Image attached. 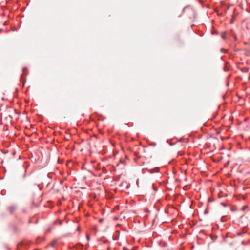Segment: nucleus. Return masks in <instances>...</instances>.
<instances>
[{
  "mask_svg": "<svg viewBox=\"0 0 250 250\" xmlns=\"http://www.w3.org/2000/svg\"><path fill=\"white\" fill-rule=\"evenodd\" d=\"M11 229L15 234H17L19 232V229L16 226L14 225H12Z\"/></svg>",
  "mask_w": 250,
  "mask_h": 250,
  "instance_id": "f257e3e1",
  "label": "nucleus"
},
{
  "mask_svg": "<svg viewBox=\"0 0 250 250\" xmlns=\"http://www.w3.org/2000/svg\"><path fill=\"white\" fill-rule=\"evenodd\" d=\"M16 208V207L15 206H11L8 207V209L10 214H12Z\"/></svg>",
  "mask_w": 250,
  "mask_h": 250,
  "instance_id": "f03ea898",
  "label": "nucleus"
},
{
  "mask_svg": "<svg viewBox=\"0 0 250 250\" xmlns=\"http://www.w3.org/2000/svg\"><path fill=\"white\" fill-rule=\"evenodd\" d=\"M30 164L29 163L27 162H25V172H24V174H23V177L24 178H25L26 176V172H27V168L29 166Z\"/></svg>",
  "mask_w": 250,
  "mask_h": 250,
  "instance_id": "7ed1b4c3",
  "label": "nucleus"
},
{
  "mask_svg": "<svg viewBox=\"0 0 250 250\" xmlns=\"http://www.w3.org/2000/svg\"><path fill=\"white\" fill-rule=\"evenodd\" d=\"M27 71H28V70L26 67H24L23 68V69H22L23 74L21 75V80L23 79V75H26L27 74Z\"/></svg>",
  "mask_w": 250,
  "mask_h": 250,
  "instance_id": "20e7f679",
  "label": "nucleus"
},
{
  "mask_svg": "<svg viewBox=\"0 0 250 250\" xmlns=\"http://www.w3.org/2000/svg\"><path fill=\"white\" fill-rule=\"evenodd\" d=\"M159 171V168L158 167H156L154 169H152L151 170H149V172L151 173H154V172H158Z\"/></svg>",
  "mask_w": 250,
  "mask_h": 250,
  "instance_id": "39448f33",
  "label": "nucleus"
},
{
  "mask_svg": "<svg viewBox=\"0 0 250 250\" xmlns=\"http://www.w3.org/2000/svg\"><path fill=\"white\" fill-rule=\"evenodd\" d=\"M53 229V226H50L46 230V233H50Z\"/></svg>",
  "mask_w": 250,
  "mask_h": 250,
  "instance_id": "423d86ee",
  "label": "nucleus"
},
{
  "mask_svg": "<svg viewBox=\"0 0 250 250\" xmlns=\"http://www.w3.org/2000/svg\"><path fill=\"white\" fill-rule=\"evenodd\" d=\"M226 32H223L222 33V38L223 39H225V38H226Z\"/></svg>",
  "mask_w": 250,
  "mask_h": 250,
  "instance_id": "0eeeda50",
  "label": "nucleus"
},
{
  "mask_svg": "<svg viewBox=\"0 0 250 250\" xmlns=\"http://www.w3.org/2000/svg\"><path fill=\"white\" fill-rule=\"evenodd\" d=\"M56 244V241H54L51 244V246L52 247H54Z\"/></svg>",
  "mask_w": 250,
  "mask_h": 250,
  "instance_id": "6e6552de",
  "label": "nucleus"
},
{
  "mask_svg": "<svg viewBox=\"0 0 250 250\" xmlns=\"http://www.w3.org/2000/svg\"><path fill=\"white\" fill-rule=\"evenodd\" d=\"M245 232H244V231H242V232H237V235L239 236H241L242 235V234H244L245 233Z\"/></svg>",
  "mask_w": 250,
  "mask_h": 250,
  "instance_id": "1a4fd4ad",
  "label": "nucleus"
},
{
  "mask_svg": "<svg viewBox=\"0 0 250 250\" xmlns=\"http://www.w3.org/2000/svg\"><path fill=\"white\" fill-rule=\"evenodd\" d=\"M248 208V206H244L243 207H242V210H245L246 208Z\"/></svg>",
  "mask_w": 250,
  "mask_h": 250,
  "instance_id": "9d476101",
  "label": "nucleus"
},
{
  "mask_svg": "<svg viewBox=\"0 0 250 250\" xmlns=\"http://www.w3.org/2000/svg\"><path fill=\"white\" fill-rule=\"evenodd\" d=\"M19 245L21 246H24L25 245V243L23 242H21L20 243H19Z\"/></svg>",
  "mask_w": 250,
  "mask_h": 250,
  "instance_id": "9b49d317",
  "label": "nucleus"
},
{
  "mask_svg": "<svg viewBox=\"0 0 250 250\" xmlns=\"http://www.w3.org/2000/svg\"><path fill=\"white\" fill-rule=\"evenodd\" d=\"M103 221H104V219H103V218H100V219H99V222L100 223H102V222H103Z\"/></svg>",
  "mask_w": 250,
  "mask_h": 250,
  "instance_id": "f8f14e48",
  "label": "nucleus"
},
{
  "mask_svg": "<svg viewBox=\"0 0 250 250\" xmlns=\"http://www.w3.org/2000/svg\"><path fill=\"white\" fill-rule=\"evenodd\" d=\"M86 237V239H87V240L88 241H89V240H90V236H89V235H88V234H87Z\"/></svg>",
  "mask_w": 250,
  "mask_h": 250,
  "instance_id": "ddd939ff",
  "label": "nucleus"
},
{
  "mask_svg": "<svg viewBox=\"0 0 250 250\" xmlns=\"http://www.w3.org/2000/svg\"><path fill=\"white\" fill-rule=\"evenodd\" d=\"M233 37H234V39L235 41H236L237 40V37L236 35H234Z\"/></svg>",
  "mask_w": 250,
  "mask_h": 250,
  "instance_id": "4468645a",
  "label": "nucleus"
},
{
  "mask_svg": "<svg viewBox=\"0 0 250 250\" xmlns=\"http://www.w3.org/2000/svg\"><path fill=\"white\" fill-rule=\"evenodd\" d=\"M108 242H109V241H108V240H107V239H106V240H104V241H103V243H108Z\"/></svg>",
  "mask_w": 250,
  "mask_h": 250,
  "instance_id": "2eb2a0df",
  "label": "nucleus"
},
{
  "mask_svg": "<svg viewBox=\"0 0 250 250\" xmlns=\"http://www.w3.org/2000/svg\"><path fill=\"white\" fill-rule=\"evenodd\" d=\"M241 244L242 245H246V242L244 241H242Z\"/></svg>",
  "mask_w": 250,
  "mask_h": 250,
  "instance_id": "dca6fc26",
  "label": "nucleus"
},
{
  "mask_svg": "<svg viewBox=\"0 0 250 250\" xmlns=\"http://www.w3.org/2000/svg\"><path fill=\"white\" fill-rule=\"evenodd\" d=\"M208 213V211L207 209H206V210L204 211V213H205V214H207V213Z\"/></svg>",
  "mask_w": 250,
  "mask_h": 250,
  "instance_id": "f3484780",
  "label": "nucleus"
},
{
  "mask_svg": "<svg viewBox=\"0 0 250 250\" xmlns=\"http://www.w3.org/2000/svg\"><path fill=\"white\" fill-rule=\"evenodd\" d=\"M233 50H234V51L235 52H237V51H239V49H235V48H234V49H233Z\"/></svg>",
  "mask_w": 250,
  "mask_h": 250,
  "instance_id": "a211bd4d",
  "label": "nucleus"
},
{
  "mask_svg": "<svg viewBox=\"0 0 250 250\" xmlns=\"http://www.w3.org/2000/svg\"><path fill=\"white\" fill-rule=\"evenodd\" d=\"M221 205H222V206H224V207H225V206H226V204H225V203H223V202H222V203H221Z\"/></svg>",
  "mask_w": 250,
  "mask_h": 250,
  "instance_id": "6ab92c4d",
  "label": "nucleus"
},
{
  "mask_svg": "<svg viewBox=\"0 0 250 250\" xmlns=\"http://www.w3.org/2000/svg\"><path fill=\"white\" fill-rule=\"evenodd\" d=\"M113 239L114 240H117V239H118V238H114L113 237Z\"/></svg>",
  "mask_w": 250,
  "mask_h": 250,
  "instance_id": "aec40b11",
  "label": "nucleus"
},
{
  "mask_svg": "<svg viewBox=\"0 0 250 250\" xmlns=\"http://www.w3.org/2000/svg\"><path fill=\"white\" fill-rule=\"evenodd\" d=\"M117 232L118 233V236H119V234H120V232L119 231H117Z\"/></svg>",
  "mask_w": 250,
  "mask_h": 250,
  "instance_id": "412c9836",
  "label": "nucleus"
},
{
  "mask_svg": "<svg viewBox=\"0 0 250 250\" xmlns=\"http://www.w3.org/2000/svg\"><path fill=\"white\" fill-rule=\"evenodd\" d=\"M178 153H179V154L180 155H182V154H180V153H179V152Z\"/></svg>",
  "mask_w": 250,
  "mask_h": 250,
  "instance_id": "4be33fe9",
  "label": "nucleus"
}]
</instances>
